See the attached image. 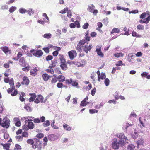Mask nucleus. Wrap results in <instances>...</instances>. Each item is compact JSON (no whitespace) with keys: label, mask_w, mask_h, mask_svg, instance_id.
Segmentation results:
<instances>
[{"label":"nucleus","mask_w":150,"mask_h":150,"mask_svg":"<svg viewBox=\"0 0 150 150\" xmlns=\"http://www.w3.org/2000/svg\"><path fill=\"white\" fill-rule=\"evenodd\" d=\"M116 136L119 139L118 140L117 139L114 138L112 140V145L113 149H118L119 146H123L126 143H128L127 137L124 135L123 133H117Z\"/></svg>","instance_id":"nucleus-1"},{"label":"nucleus","mask_w":150,"mask_h":150,"mask_svg":"<svg viewBox=\"0 0 150 150\" xmlns=\"http://www.w3.org/2000/svg\"><path fill=\"white\" fill-rule=\"evenodd\" d=\"M140 18L142 19L139 21L140 23L147 24L150 20V15H149V13L146 12L142 13L140 15Z\"/></svg>","instance_id":"nucleus-2"},{"label":"nucleus","mask_w":150,"mask_h":150,"mask_svg":"<svg viewBox=\"0 0 150 150\" xmlns=\"http://www.w3.org/2000/svg\"><path fill=\"white\" fill-rule=\"evenodd\" d=\"M29 117H31L32 118H33V117H26L22 118L21 119V120H25V124H28V126L29 129H32L33 128L34 124L33 122H29V121H32L31 119H28Z\"/></svg>","instance_id":"nucleus-3"},{"label":"nucleus","mask_w":150,"mask_h":150,"mask_svg":"<svg viewBox=\"0 0 150 150\" xmlns=\"http://www.w3.org/2000/svg\"><path fill=\"white\" fill-rule=\"evenodd\" d=\"M10 121L8 118H4L3 120V122L1 124V126L6 128H8L9 126Z\"/></svg>","instance_id":"nucleus-4"},{"label":"nucleus","mask_w":150,"mask_h":150,"mask_svg":"<svg viewBox=\"0 0 150 150\" xmlns=\"http://www.w3.org/2000/svg\"><path fill=\"white\" fill-rule=\"evenodd\" d=\"M31 52L32 53L33 55L38 57H40L42 56L43 54V53L41 50L35 51L34 49L30 50Z\"/></svg>","instance_id":"nucleus-5"},{"label":"nucleus","mask_w":150,"mask_h":150,"mask_svg":"<svg viewBox=\"0 0 150 150\" xmlns=\"http://www.w3.org/2000/svg\"><path fill=\"white\" fill-rule=\"evenodd\" d=\"M56 63H57L55 61H52V64L49 67V69L46 70V71L48 73H50L52 74H54V72L53 69H52V68L55 67Z\"/></svg>","instance_id":"nucleus-6"},{"label":"nucleus","mask_w":150,"mask_h":150,"mask_svg":"<svg viewBox=\"0 0 150 150\" xmlns=\"http://www.w3.org/2000/svg\"><path fill=\"white\" fill-rule=\"evenodd\" d=\"M68 54L70 59L72 60L77 56V53L75 50H72L68 52Z\"/></svg>","instance_id":"nucleus-7"},{"label":"nucleus","mask_w":150,"mask_h":150,"mask_svg":"<svg viewBox=\"0 0 150 150\" xmlns=\"http://www.w3.org/2000/svg\"><path fill=\"white\" fill-rule=\"evenodd\" d=\"M87 42L85 41V40H80L77 46L76 47V48L77 50L80 51L81 50V48L83 45L86 43Z\"/></svg>","instance_id":"nucleus-8"},{"label":"nucleus","mask_w":150,"mask_h":150,"mask_svg":"<svg viewBox=\"0 0 150 150\" xmlns=\"http://www.w3.org/2000/svg\"><path fill=\"white\" fill-rule=\"evenodd\" d=\"M101 46L100 45L98 46V48L96 49V52H97V54L100 57H103L104 56V54L101 51Z\"/></svg>","instance_id":"nucleus-9"},{"label":"nucleus","mask_w":150,"mask_h":150,"mask_svg":"<svg viewBox=\"0 0 150 150\" xmlns=\"http://www.w3.org/2000/svg\"><path fill=\"white\" fill-rule=\"evenodd\" d=\"M59 138L58 135L51 134L48 136V139L51 141H54L57 140Z\"/></svg>","instance_id":"nucleus-10"},{"label":"nucleus","mask_w":150,"mask_h":150,"mask_svg":"<svg viewBox=\"0 0 150 150\" xmlns=\"http://www.w3.org/2000/svg\"><path fill=\"white\" fill-rule=\"evenodd\" d=\"M82 47H84L83 48V50L86 53H88V51H90L92 47V45H89V46L87 45H86L84 46L82 45Z\"/></svg>","instance_id":"nucleus-11"},{"label":"nucleus","mask_w":150,"mask_h":150,"mask_svg":"<svg viewBox=\"0 0 150 150\" xmlns=\"http://www.w3.org/2000/svg\"><path fill=\"white\" fill-rule=\"evenodd\" d=\"M19 64L22 67H26L27 64H26L24 58L23 57L21 58L19 61Z\"/></svg>","instance_id":"nucleus-12"},{"label":"nucleus","mask_w":150,"mask_h":150,"mask_svg":"<svg viewBox=\"0 0 150 150\" xmlns=\"http://www.w3.org/2000/svg\"><path fill=\"white\" fill-rule=\"evenodd\" d=\"M23 81L21 83L22 84L28 85L29 83V81L27 77L26 76H24L23 77Z\"/></svg>","instance_id":"nucleus-13"},{"label":"nucleus","mask_w":150,"mask_h":150,"mask_svg":"<svg viewBox=\"0 0 150 150\" xmlns=\"http://www.w3.org/2000/svg\"><path fill=\"white\" fill-rule=\"evenodd\" d=\"M137 147L138 148H139V146L143 145L144 143V139L142 138L139 139L137 141Z\"/></svg>","instance_id":"nucleus-14"},{"label":"nucleus","mask_w":150,"mask_h":150,"mask_svg":"<svg viewBox=\"0 0 150 150\" xmlns=\"http://www.w3.org/2000/svg\"><path fill=\"white\" fill-rule=\"evenodd\" d=\"M1 49L6 54H10V51L8 50V47L6 46L2 47Z\"/></svg>","instance_id":"nucleus-15"},{"label":"nucleus","mask_w":150,"mask_h":150,"mask_svg":"<svg viewBox=\"0 0 150 150\" xmlns=\"http://www.w3.org/2000/svg\"><path fill=\"white\" fill-rule=\"evenodd\" d=\"M63 126V128L66 131H69L71 130V127L67 124L64 123Z\"/></svg>","instance_id":"nucleus-16"},{"label":"nucleus","mask_w":150,"mask_h":150,"mask_svg":"<svg viewBox=\"0 0 150 150\" xmlns=\"http://www.w3.org/2000/svg\"><path fill=\"white\" fill-rule=\"evenodd\" d=\"M132 137L134 139L137 138L138 136V132L135 129L134 132L133 133H132Z\"/></svg>","instance_id":"nucleus-17"},{"label":"nucleus","mask_w":150,"mask_h":150,"mask_svg":"<svg viewBox=\"0 0 150 150\" xmlns=\"http://www.w3.org/2000/svg\"><path fill=\"white\" fill-rule=\"evenodd\" d=\"M57 79H58L59 82H62L65 79V77L62 75H59L57 77Z\"/></svg>","instance_id":"nucleus-18"},{"label":"nucleus","mask_w":150,"mask_h":150,"mask_svg":"<svg viewBox=\"0 0 150 150\" xmlns=\"http://www.w3.org/2000/svg\"><path fill=\"white\" fill-rule=\"evenodd\" d=\"M72 85L74 86H76L77 88H79L78 86H77L78 85V82L77 80H72V83H71Z\"/></svg>","instance_id":"nucleus-19"},{"label":"nucleus","mask_w":150,"mask_h":150,"mask_svg":"<svg viewBox=\"0 0 150 150\" xmlns=\"http://www.w3.org/2000/svg\"><path fill=\"white\" fill-rule=\"evenodd\" d=\"M137 116V115L135 112L133 110L131 112L129 117V118L130 119H131L132 117L136 118Z\"/></svg>","instance_id":"nucleus-20"},{"label":"nucleus","mask_w":150,"mask_h":150,"mask_svg":"<svg viewBox=\"0 0 150 150\" xmlns=\"http://www.w3.org/2000/svg\"><path fill=\"white\" fill-rule=\"evenodd\" d=\"M135 146L133 144H131L128 145L127 147V150H134Z\"/></svg>","instance_id":"nucleus-21"},{"label":"nucleus","mask_w":150,"mask_h":150,"mask_svg":"<svg viewBox=\"0 0 150 150\" xmlns=\"http://www.w3.org/2000/svg\"><path fill=\"white\" fill-rule=\"evenodd\" d=\"M95 8V6L93 4L91 5L88 6V10L89 12L92 13L93 9Z\"/></svg>","instance_id":"nucleus-22"},{"label":"nucleus","mask_w":150,"mask_h":150,"mask_svg":"<svg viewBox=\"0 0 150 150\" xmlns=\"http://www.w3.org/2000/svg\"><path fill=\"white\" fill-rule=\"evenodd\" d=\"M35 142L32 145V147L33 149H36L37 148V146H38V144L37 145V143H38V142H40L39 141L38 139H35Z\"/></svg>","instance_id":"nucleus-23"},{"label":"nucleus","mask_w":150,"mask_h":150,"mask_svg":"<svg viewBox=\"0 0 150 150\" xmlns=\"http://www.w3.org/2000/svg\"><path fill=\"white\" fill-rule=\"evenodd\" d=\"M49 76L47 74H44L42 75V78L45 81H47L49 79Z\"/></svg>","instance_id":"nucleus-24"},{"label":"nucleus","mask_w":150,"mask_h":150,"mask_svg":"<svg viewBox=\"0 0 150 150\" xmlns=\"http://www.w3.org/2000/svg\"><path fill=\"white\" fill-rule=\"evenodd\" d=\"M120 32V30L118 28H113L112 31L110 32L111 34H112L114 33H119Z\"/></svg>","instance_id":"nucleus-25"},{"label":"nucleus","mask_w":150,"mask_h":150,"mask_svg":"<svg viewBox=\"0 0 150 150\" xmlns=\"http://www.w3.org/2000/svg\"><path fill=\"white\" fill-rule=\"evenodd\" d=\"M114 55L117 58H119L123 57L124 54L122 53H116L114 54Z\"/></svg>","instance_id":"nucleus-26"},{"label":"nucleus","mask_w":150,"mask_h":150,"mask_svg":"<svg viewBox=\"0 0 150 150\" xmlns=\"http://www.w3.org/2000/svg\"><path fill=\"white\" fill-rule=\"evenodd\" d=\"M2 144L4 149H6V150H9L10 145L9 144Z\"/></svg>","instance_id":"nucleus-27"},{"label":"nucleus","mask_w":150,"mask_h":150,"mask_svg":"<svg viewBox=\"0 0 150 150\" xmlns=\"http://www.w3.org/2000/svg\"><path fill=\"white\" fill-rule=\"evenodd\" d=\"M52 36V34L50 33H46L44 35V38L48 39L50 38Z\"/></svg>","instance_id":"nucleus-28"},{"label":"nucleus","mask_w":150,"mask_h":150,"mask_svg":"<svg viewBox=\"0 0 150 150\" xmlns=\"http://www.w3.org/2000/svg\"><path fill=\"white\" fill-rule=\"evenodd\" d=\"M60 67L61 69L63 70H66L67 69V67L66 63L61 64Z\"/></svg>","instance_id":"nucleus-29"},{"label":"nucleus","mask_w":150,"mask_h":150,"mask_svg":"<svg viewBox=\"0 0 150 150\" xmlns=\"http://www.w3.org/2000/svg\"><path fill=\"white\" fill-rule=\"evenodd\" d=\"M107 147L105 145H104L103 144H101L99 148L100 150H106L107 149Z\"/></svg>","instance_id":"nucleus-30"},{"label":"nucleus","mask_w":150,"mask_h":150,"mask_svg":"<svg viewBox=\"0 0 150 150\" xmlns=\"http://www.w3.org/2000/svg\"><path fill=\"white\" fill-rule=\"evenodd\" d=\"M38 98L40 100V101L41 103H44V98L43 96L41 95H39L38 96Z\"/></svg>","instance_id":"nucleus-31"},{"label":"nucleus","mask_w":150,"mask_h":150,"mask_svg":"<svg viewBox=\"0 0 150 150\" xmlns=\"http://www.w3.org/2000/svg\"><path fill=\"white\" fill-rule=\"evenodd\" d=\"M132 35L133 37H141L142 36L138 34L136 32L133 31L132 33Z\"/></svg>","instance_id":"nucleus-32"},{"label":"nucleus","mask_w":150,"mask_h":150,"mask_svg":"<svg viewBox=\"0 0 150 150\" xmlns=\"http://www.w3.org/2000/svg\"><path fill=\"white\" fill-rule=\"evenodd\" d=\"M15 138L18 141H21L23 139V137L20 136H17L15 137Z\"/></svg>","instance_id":"nucleus-33"},{"label":"nucleus","mask_w":150,"mask_h":150,"mask_svg":"<svg viewBox=\"0 0 150 150\" xmlns=\"http://www.w3.org/2000/svg\"><path fill=\"white\" fill-rule=\"evenodd\" d=\"M19 11L20 13L21 14H24L27 12V10L23 8H20Z\"/></svg>","instance_id":"nucleus-34"},{"label":"nucleus","mask_w":150,"mask_h":150,"mask_svg":"<svg viewBox=\"0 0 150 150\" xmlns=\"http://www.w3.org/2000/svg\"><path fill=\"white\" fill-rule=\"evenodd\" d=\"M38 146L37 147V150H41L42 148V143L41 142H38V143H37Z\"/></svg>","instance_id":"nucleus-35"},{"label":"nucleus","mask_w":150,"mask_h":150,"mask_svg":"<svg viewBox=\"0 0 150 150\" xmlns=\"http://www.w3.org/2000/svg\"><path fill=\"white\" fill-rule=\"evenodd\" d=\"M45 122L43 123V125L44 127H48L50 125L49 121L48 120L44 122Z\"/></svg>","instance_id":"nucleus-36"},{"label":"nucleus","mask_w":150,"mask_h":150,"mask_svg":"<svg viewBox=\"0 0 150 150\" xmlns=\"http://www.w3.org/2000/svg\"><path fill=\"white\" fill-rule=\"evenodd\" d=\"M22 129L24 130L27 131L28 130L29 128L28 124H25H25L22 127Z\"/></svg>","instance_id":"nucleus-37"},{"label":"nucleus","mask_w":150,"mask_h":150,"mask_svg":"<svg viewBox=\"0 0 150 150\" xmlns=\"http://www.w3.org/2000/svg\"><path fill=\"white\" fill-rule=\"evenodd\" d=\"M9 84L10 85L11 88H13L15 87L14 86V83L13 81V79H11L9 81Z\"/></svg>","instance_id":"nucleus-38"},{"label":"nucleus","mask_w":150,"mask_h":150,"mask_svg":"<svg viewBox=\"0 0 150 150\" xmlns=\"http://www.w3.org/2000/svg\"><path fill=\"white\" fill-rule=\"evenodd\" d=\"M16 7L15 6L11 7L9 9V11L10 13L13 12L16 10Z\"/></svg>","instance_id":"nucleus-39"},{"label":"nucleus","mask_w":150,"mask_h":150,"mask_svg":"<svg viewBox=\"0 0 150 150\" xmlns=\"http://www.w3.org/2000/svg\"><path fill=\"white\" fill-rule=\"evenodd\" d=\"M35 142V140L33 141L31 139H28L27 141V143L30 144H32V145Z\"/></svg>","instance_id":"nucleus-40"},{"label":"nucleus","mask_w":150,"mask_h":150,"mask_svg":"<svg viewBox=\"0 0 150 150\" xmlns=\"http://www.w3.org/2000/svg\"><path fill=\"white\" fill-rule=\"evenodd\" d=\"M89 113L91 114H93L95 113H97L98 110H96L95 109H90L89 110Z\"/></svg>","instance_id":"nucleus-41"},{"label":"nucleus","mask_w":150,"mask_h":150,"mask_svg":"<svg viewBox=\"0 0 150 150\" xmlns=\"http://www.w3.org/2000/svg\"><path fill=\"white\" fill-rule=\"evenodd\" d=\"M21 146L18 144H16L14 150H21Z\"/></svg>","instance_id":"nucleus-42"},{"label":"nucleus","mask_w":150,"mask_h":150,"mask_svg":"<svg viewBox=\"0 0 150 150\" xmlns=\"http://www.w3.org/2000/svg\"><path fill=\"white\" fill-rule=\"evenodd\" d=\"M27 12L30 16L33 14L34 13V11L32 9H29L28 11H27Z\"/></svg>","instance_id":"nucleus-43"},{"label":"nucleus","mask_w":150,"mask_h":150,"mask_svg":"<svg viewBox=\"0 0 150 150\" xmlns=\"http://www.w3.org/2000/svg\"><path fill=\"white\" fill-rule=\"evenodd\" d=\"M110 81L108 78H106L104 81V83L106 86H108L109 84Z\"/></svg>","instance_id":"nucleus-44"},{"label":"nucleus","mask_w":150,"mask_h":150,"mask_svg":"<svg viewBox=\"0 0 150 150\" xmlns=\"http://www.w3.org/2000/svg\"><path fill=\"white\" fill-rule=\"evenodd\" d=\"M137 28V29L139 30H144V26L140 24L138 25Z\"/></svg>","instance_id":"nucleus-45"},{"label":"nucleus","mask_w":150,"mask_h":150,"mask_svg":"<svg viewBox=\"0 0 150 150\" xmlns=\"http://www.w3.org/2000/svg\"><path fill=\"white\" fill-rule=\"evenodd\" d=\"M68 8H65L64 10H62L60 11L59 13H61L64 14L65 13L68 11Z\"/></svg>","instance_id":"nucleus-46"},{"label":"nucleus","mask_w":150,"mask_h":150,"mask_svg":"<svg viewBox=\"0 0 150 150\" xmlns=\"http://www.w3.org/2000/svg\"><path fill=\"white\" fill-rule=\"evenodd\" d=\"M122 61H119L117 62L116 64V65L117 66H119L121 65H124V64H122Z\"/></svg>","instance_id":"nucleus-47"},{"label":"nucleus","mask_w":150,"mask_h":150,"mask_svg":"<svg viewBox=\"0 0 150 150\" xmlns=\"http://www.w3.org/2000/svg\"><path fill=\"white\" fill-rule=\"evenodd\" d=\"M100 77L101 79L103 80L105 78L106 75L104 73L102 72L100 74Z\"/></svg>","instance_id":"nucleus-48"},{"label":"nucleus","mask_w":150,"mask_h":150,"mask_svg":"<svg viewBox=\"0 0 150 150\" xmlns=\"http://www.w3.org/2000/svg\"><path fill=\"white\" fill-rule=\"evenodd\" d=\"M67 16L69 18H71V11L70 10H68L67 11Z\"/></svg>","instance_id":"nucleus-49"},{"label":"nucleus","mask_w":150,"mask_h":150,"mask_svg":"<svg viewBox=\"0 0 150 150\" xmlns=\"http://www.w3.org/2000/svg\"><path fill=\"white\" fill-rule=\"evenodd\" d=\"M8 9V6L6 5H4L2 6L1 7V9L2 10H5V9Z\"/></svg>","instance_id":"nucleus-50"},{"label":"nucleus","mask_w":150,"mask_h":150,"mask_svg":"<svg viewBox=\"0 0 150 150\" xmlns=\"http://www.w3.org/2000/svg\"><path fill=\"white\" fill-rule=\"evenodd\" d=\"M24 108L26 110L28 111H31L32 109L29 106L25 105Z\"/></svg>","instance_id":"nucleus-51"},{"label":"nucleus","mask_w":150,"mask_h":150,"mask_svg":"<svg viewBox=\"0 0 150 150\" xmlns=\"http://www.w3.org/2000/svg\"><path fill=\"white\" fill-rule=\"evenodd\" d=\"M15 87H13V88H9L7 90V92L8 93H11L12 92H13V91L14 90Z\"/></svg>","instance_id":"nucleus-52"},{"label":"nucleus","mask_w":150,"mask_h":150,"mask_svg":"<svg viewBox=\"0 0 150 150\" xmlns=\"http://www.w3.org/2000/svg\"><path fill=\"white\" fill-rule=\"evenodd\" d=\"M87 105V103L86 102L83 100L81 102L80 105L82 106H85Z\"/></svg>","instance_id":"nucleus-53"},{"label":"nucleus","mask_w":150,"mask_h":150,"mask_svg":"<svg viewBox=\"0 0 150 150\" xmlns=\"http://www.w3.org/2000/svg\"><path fill=\"white\" fill-rule=\"evenodd\" d=\"M25 67L23 68H22V69L23 71H28L30 69V68L29 66H26Z\"/></svg>","instance_id":"nucleus-54"},{"label":"nucleus","mask_w":150,"mask_h":150,"mask_svg":"<svg viewBox=\"0 0 150 150\" xmlns=\"http://www.w3.org/2000/svg\"><path fill=\"white\" fill-rule=\"evenodd\" d=\"M63 86L64 87L65 86L63 85L62 83H59L57 84V86L58 88H62Z\"/></svg>","instance_id":"nucleus-55"},{"label":"nucleus","mask_w":150,"mask_h":150,"mask_svg":"<svg viewBox=\"0 0 150 150\" xmlns=\"http://www.w3.org/2000/svg\"><path fill=\"white\" fill-rule=\"evenodd\" d=\"M34 122L35 123H39L40 122V120L39 118L34 119Z\"/></svg>","instance_id":"nucleus-56"},{"label":"nucleus","mask_w":150,"mask_h":150,"mask_svg":"<svg viewBox=\"0 0 150 150\" xmlns=\"http://www.w3.org/2000/svg\"><path fill=\"white\" fill-rule=\"evenodd\" d=\"M103 22L105 24L107 25L108 23V18H106L103 20Z\"/></svg>","instance_id":"nucleus-57"},{"label":"nucleus","mask_w":150,"mask_h":150,"mask_svg":"<svg viewBox=\"0 0 150 150\" xmlns=\"http://www.w3.org/2000/svg\"><path fill=\"white\" fill-rule=\"evenodd\" d=\"M42 16L43 17H45L47 20L48 21H47L46 22H48V21H49V18L47 16V15L45 13H43V14Z\"/></svg>","instance_id":"nucleus-58"},{"label":"nucleus","mask_w":150,"mask_h":150,"mask_svg":"<svg viewBox=\"0 0 150 150\" xmlns=\"http://www.w3.org/2000/svg\"><path fill=\"white\" fill-rule=\"evenodd\" d=\"M89 25L88 23H85L84 25L83 26V28L84 29H87Z\"/></svg>","instance_id":"nucleus-59"},{"label":"nucleus","mask_w":150,"mask_h":150,"mask_svg":"<svg viewBox=\"0 0 150 150\" xmlns=\"http://www.w3.org/2000/svg\"><path fill=\"white\" fill-rule=\"evenodd\" d=\"M72 79H71L70 80L67 79L65 83L66 84H71L72 83Z\"/></svg>","instance_id":"nucleus-60"},{"label":"nucleus","mask_w":150,"mask_h":150,"mask_svg":"<svg viewBox=\"0 0 150 150\" xmlns=\"http://www.w3.org/2000/svg\"><path fill=\"white\" fill-rule=\"evenodd\" d=\"M37 137L39 138H41L43 137V134L42 133H40L37 134L36 135Z\"/></svg>","instance_id":"nucleus-61"},{"label":"nucleus","mask_w":150,"mask_h":150,"mask_svg":"<svg viewBox=\"0 0 150 150\" xmlns=\"http://www.w3.org/2000/svg\"><path fill=\"white\" fill-rule=\"evenodd\" d=\"M18 91L16 89L15 90L14 92H13L11 93V95L12 96H14L16 95L17 94Z\"/></svg>","instance_id":"nucleus-62"},{"label":"nucleus","mask_w":150,"mask_h":150,"mask_svg":"<svg viewBox=\"0 0 150 150\" xmlns=\"http://www.w3.org/2000/svg\"><path fill=\"white\" fill-rule=\"evenodd\" d=\"M53 57L51 55H48L46 57V59L47 61L50 60L52 59Z\"/></svg>","instance_id":"nucleus-63"},{"label":"nucleus","mask_w":150,"mask_h":150,"mask_svg":"<svg viewBox=\"0 0 150 150\" xmlns=\"http://www.w3.org/2000/svg\"><path fill=\"white\" fill-rule=\"evenodd\" d=\"M141 75L142 77H147L148 75V73L146 72H143L141 74Z\"/></svg>","instance_id":"nucleus-64"}]
</instances>
